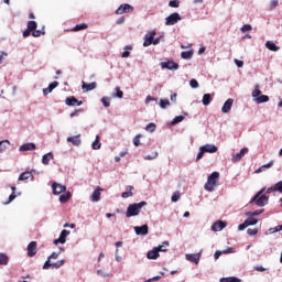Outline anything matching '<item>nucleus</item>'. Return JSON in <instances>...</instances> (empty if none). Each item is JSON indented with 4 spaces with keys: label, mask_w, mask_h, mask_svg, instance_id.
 <instances>
[{
    "label": "nucleus",
    "mask_w": 282,
    "mask_h": 282,
    "mask_svg": "<svg viewBox=\"0 0 282 282\" xmlns=\"http://www.w3.org/2000/svg\"><path fill=\"white\" fill-rule=\"evenodd\" d=\"M184 120V116H176L173 120H172V124H178V122H182Z\"/></svg>",
    "instance_id": "obj_48"
},
{
    "label": "nucleus",
    "mask_w": 282,
    "mask_h": 282,
    "mask_svg": "<svg viewBox=\"0 0 282 282\" xmlns=\"http://www.w3.org/2000/svg\"><path fill=\"white\" fill-rule=\"evenodd\" d=\"M96 87H97L96 82H93L90 84L82 82V88L84 91H93V89H96Z\"/></svg>",
    "instance_id": "obj_22"
},
{
    "label": "nucleus",
    "mask_w": 282,
    "mask_h": 282,
    "mask_svg": "<svg viewBox=\"0 0 282 282\" xmlns=\"http://www.w3.org/2000/svg\"><path fill=\"white\" fill-rule=\"evenodd\" d=\"M89 28L87 23L77 24L72 29V32H80L83 30H87Z\"/></svg>",
    "instance_id": "obj_34"
},
{
    "label": "nucleus",
    "mask_w": 282,
    "mask_h": 282,
    "mask_svg": "<svg viewBox=\"0 0 282 282\" xmlns=\"http://www.w3.org/2000/svg\"><path fill=\"white\" fill-rule=\"evenodd\" d=\"M156 126L155 123L151 122L145 127V131H149L150 133H153V131H155Z\"/></svg>",
    "instance_id": "obj_42"
},
{
    "label": "nucleus",
    "mask_w": 282,
    "mask_h": 282,
    "mask_svg": "<svg viewBox=\"0 0 282 282\" xmlns=\"http://www.w3.org/2000/svg\"><path fill=\"white\" fill-rule=\"evenodd\" d=\"M98 276H109V274L105 273L104 270H97Z\"/></svg>",
    "instance_id": "obj_62"
},
{
    "label": "nucleus",
    "mask_w": 282,
    "mask_h": 282,
    "mask_svg": "<svg viewBox=\"0 0 282 282\" xmlns=\"http://www.w3.org/2000/svg\"><path fill=\"white\" fill-rule=\"evenodd\" d=\"M36 241H31L29 245H28V257H36Z\"/></svg>",
    "instance_id": "obj_15"
},
{
    "label": "nucleus",
    "mask_w": 282,
    "mask_h": 282,
    "mask_svg": "<svg viewBox=\"0 0 282 282\" xmlns=\"http://www.w3.org/2000/svg\"><path fill=\"white\" fill-rule=\"evenodd\" d=\"M63 265H65V260H59V261L53 263V268H56V269L63 268Z\"/></svg>",
    "instance_id": "obj_50"
},
{
    "label": "nucleus",
    "mask_w": 282,
    "mask_h": 282,
    "mask_svg": "<svg viewBox=\"0 0 282 282\" xmlns=\"http://www.w3.org/2000/svg\"><path fill=\"white\" fill-rule=\"evenodd\" d=\"M189 85L192 89H197V87H199V83L197 82V79H191Z\"/></svg>",
    "instance_id": "obj_49"
},
{
    "label": "nucleus",
    "mask_w": 282,
    "mask_h": 282,
    "mask_svg": "<svg viewBox=\"0 0 282 282\" xmlns=\"http://www.w3.org/2000/svg\"><path fill=\"white\" fill-rule=\"evenodd\" d=\"M203 105L205 107H208V105H210V102H213V96H210V94H205L203 96V100H202Z\"/></svg>",
    "instance_id": "obj_31"
},
{
    "label": "nucleus",
    "mask_w": 282,
    "mask_h": 282,
    "mask_svg": "<svg viewBox=\"0 0 282 282\" xmlns=\"http://www.w3.org/2000/svg\"><path fill=\"white\" fill-rule=\"evenodd\" d=\"M70 199H72V193L70 192H66L65 194H62L59 196L61 204H67V202H69Z\"/></svg>",
    "instance_id": "obj_29"
},
{
    "label": "nucleus",
    "mask_w": 282,
    "mask_h": 282,
    "mask_svg": "<svg viewBox=\"0 0 282 282\" xmlns=\"http://www.w3.org/2000/svg\"><path fill=\"white\" fill-rule=\"evenodd\" d=\"M202 257V253H186L185 258L187 259V261H191V263H195L197 265V263H199V259Z\"/></svg>",
    "instance_id": "obj_13"
},
{
    "label": "nucleus",
    "mask_w": 282,
    "mask_h": 282,
    "mask_svg": "<svg viewBox=\"0 0 282 282\" xmlns=\"http://www.w3.org/2000/svg\"><path fill=\"white\" fill-rule=\"evenodd\" d=\"M156 158H158V152H153L152 154L144 156V160H155Z\"/></svg>",
    "instance_id": "obj_55"
},
{
    "label": "nucleus",
    "mask_w": 282,
    "mask_h": 282,
    "mask_svg": "<svg viewBox=\"0 0 282 282\" xmlns=\"http://www.w3.org/2000/svg\"><path fill=\"white\" fill-rule=\"evenodd\" d=\"M101 102H102L104 107H110L111 106L109 97H102Z\"/></svg>",
    "instance_id": "obj_45"
},
{
    "label": "nucleus",
    "mask_w": 282,
    "mask_h": 282,
    "mask_svg": "<svg viewBox=\"0 0 282 282\" xmlns=\"http://www.w3.org/2000/svg\"><path fill=\"white\" fill-rule=\"evenodd\" d=\"M154 39H155V31H152L150 35H145L143 47H149L150 45H153Z\"/></svg>",
    "instance_id": "obj_17"
},
{
    "label": "nucleus",
    "mask_w": 282,
    "mask_h": 282,
    "mask_svg": "<svg viewBox=\"0 0 282 282\" xmlns=\"http://www.w3.org/2000/svg\"><path fill=\"white\" fill-rule=\"evenodd\" d=\"M251 96L257 105L270 101V97L268 95H261V88L259 84L254 85V90L251 93Z\"/></svg>",
    "instance_id": "obj_3"
},
{
    "label": "nucleus",
    "mask_w": 282,
    "mask_h": 282,
    "mask_svg": "<svg viewBox=\"0 0 282 282\" xmlns=\"http://www.w3.org/2000/svg\"><path fill=\"white\" fill-rule=\"evenodd\" d=\"M253 269L257 271V272H265V268L261 267V265H256L253 267Z\"/></svg>",
    "instance_id": "obj_61"
},
{
    "label": "nucleus",
    "mask_w": 282,
    "mask_h": 282,
    "mask_svg": "<svg viewBox=\"0 0 282 282\" xmlns=\"http://www.w3.org/2000/svg\"><path fill=\"white\" fill-rule=\"evenodd\" d=\"M116 94L113 95L115 98H123L124 93L120 89V87H116L115 89Z\"/></svg>",
    "instance_id": "obj_40"
},
{
    "label": "nucleus",
    "mask_w": 282,
    "mask_h": 282,
    "mask_svg": "<svg viewBox=\"0 0 282 282\" xmlns=\"http://www.w3.org/2000/svg\"><path fill=\"white\" fill-rule=\"evenodd\" d=\"M241 32L246 33V32H250L252 30V25L250 24H245L241 29Z\"/></svg>",
    "instance_id": "obj_51"
},
{
    "label": "nucleus",
    "mask_w": 282,
    "mask_h": 282,
    "mask_svg": "<svg viewBox=\"0 0 282 282\" xmlns=\"http://www.w3.org/2000/svg\"><path fill=\"white\" fill-rule=\"evenodd\" d=\"M245 221H247V226H257L259 223L257 218H247Z\"/></svg>",
    "instance_id": "obj_41"
},
{
    "label": "nucleus",
    "mask_w": 282,
    "mask_h": 282,
    "mask_svg": "<svg viewBox=\"0 0 282 282\" xmlns=\"http://www.w3.org/2000/svg\"><path fill=\"white\" fill-rule=\"evenodd\" d=\"M66 140L67 142H70L72 144H74V147H80L82 144L80 134L75 137H68Z\"/></svg>",
    "instance_id": "obj_23"
},
{
    "label": "nucleus",
    "mask_w": 282,
    "mask_h": 282,
    "mask_svg": "<svg viewBox=\"0 0 282 282\" xmlns=\"http://www.w3.org/2000/svg\"><path fill=\"white\" fill-rule=\"evenodd\" d=\"M133 10V7H131V4H121L117 10H116V14H127L129 12H131Z\"/></svg>",
    "instance_id": "obj_12"
},
{
    "label": "nucleus",
    "mask_w": 282,
    "mask_h": 282,
    "mask_svg": "<svg viewBox=\"0 0 282 282\" xmlns=\"http://www.w3.org/2000/svg\"><path fill=\"white\" fill-rule=\"evenodd\" d=\"M162 69H170V70H177L180 69V64L173 62V61H167V62H161L160 64Z\"/></svg>",
    "instance_id": "obj_7"
},
{
    "label": "nucleus",
    "mask_w": 282,
    "mask_h": 282,
    "mask_svg": "<svg viewBox=\"0 0 282 282\" xmlns=\"http://www.w3.org/2000/svg\"><path fill=\"white\" fill-rule=\"evenodd\" d=\"M126 191L127 192H123L122 194H121V197L123 198V199H127V198H129V197H133V186H131V185H128L127 187H126Z\"/></svg>",
    "instance_id": "obj_26"
},
{
    "label": "nucleus",
    "mask_w": 282,
    "mask_h": 282,
    "mask_svg": "<svg viewBox=\"0 0 282 282\" xmlns=\"http://www.w3.org/2000/svg\"><path fill=\"white\" fill-rule=\"evenodd\" d=\"M237 67H243V61L235 59Z\"/></svg>",
    "instance_id": "obj_64"
},
{
    "label": "nucleus",
    "mask_w": 282,
    "mask_h": 282,
    "mask_svg": "<svg viewBox=\"0 0 282 282\" xmlns=\"http://www.w3.org/2000/svg\"><path fill=\"white\" fill-rule=\"evenodd\" d=\"M11 191H12V194L9 196V200L4 204H10V203L14 202V199H17V194L14 193V191H17V187L11 186Z\"/></svg>",
    "instance_id": "obj_36"
},
{
    "label": "nucleus",
    "mask_w": 282,
    "mask_h": 282,
    "mask_svg": "<svg viewBox=\"0 0 282 282\" xmlns=\"http://www.w3.org/2000/svg\"><path fill=\"white\" fill-rule=\"evenodd\" d=\"M50 268H53V263L50 262V258L43 265V270H50Z\"/></svg>",
    "instance_id": "obj_56"
},
{
    "label": "nucleus",
    "mask_w": 282,
    "mask_h": 282,
    "mask_svg": "<svg viewBox=\"0 0 282 282\" xmlns=\"http://www.w3.org/2000/svg\"><path fill=\"white\" fill-rule=\"evenodd\" d=\"M52 188H53V195H61V193H65V191H67V186L58 183H53Z\"/></svg>",
    "instance_id": "obj_11"
},
{
    "label": "nucleus",
    "mask_w": 282,
    "mask_h": 282,
    "mask_svg": "<svg viewBox=\"0 0 282 282\" xmlns=\"http://www.w3.org/2000/svg\"><path fill=\"white\" fill-rule=\"evenodd\" d=\"M140 138H142V134H137L133 138L132 142H133L134 147H140Z\"/></svg>",
    "instance_id": "obj_44"
},
{
    "label": "nucleus",
    "mask_w": 282,
    "mask_h": 282,
    "mask_svg": "<svg viewBox=\"0 0 282 282\" xmlns=\"http://www.w3.org/2000/svg\"><path fill=\"white\" fill-rule=\"evenodd\" d=\"M234 104H235V99L232 98L227 99L221 108L223 113H230V109H232Z\"/></svg>",
    "instance_id": "obj_14"
},
{
    "label": "nucleus",
    "mask_w": 282,
    "mask_h": 282,
    "mask_svg": "<svg viewBox=\"0 0 282 282\" xmlns=\"http://www.w3.org/2000/svg\"><path fill=\"white\" fill-rule=\"evenodd\" d=\"M144 206H147V202L144 200L140 203L130 204L127 208L126 217H138V215H140Z\"/></svg>",
    "instance_id": "obj_2"
},
{
    "label": "nucleus",
    "mask_w": 282,
    "mask_h": 282,
    "mask_svg": "<svg viewBox=\"0 0 282 282\" xmlns=\"http://www.w3.org/2000/svg\"><path fill=\"white\" fill-rule=\"evenodd\" d=\"M65 105H67V107H80V105H83V101H79L76 97L70 96L66 98Z\"/></svg>",
    "instance_id": "obj_10"
},
{
    "label": "nucleus",
    "mask_w": 282,
    "mask_h": 282,
    "mask_svg": "<svg viewBox=\"0 0 282 282\" xmlns=\"http://www.w3.org/2000/svg\"><path fill=\"white\" fill-rule=\"evenodd\" d=\"M8 263H10L8 254L0 252V265H8Z\"/></svg>",
    "instance_id": "obj_30"
},
{
    "label": "nucleus",
    "mask_w": 282,
    "mask_h": 282,
    "mask_svg": "<svg viewBox=\"0 0 282 282\" xmlns=\"http://www.w3.org/2000/svg\"><path fill=\"white\" fill-rule=\"evenodd\" d=\"M274 166V161H270L269 163L262 165V169H272Z\"/></svg>",
    "instance_id": "obj_59"
},
{
    "label": "nucleus",
    "mask_w": 282,
    "mask_h": 282,
    "mask_svg": "<svg viewBox=\"0 0 282 282\" xmlns=\"http://www.w3.org/2000/svg\"><path fill=\"white\" fill-rule=\"evenodd\" d=\"M226 226H228V224L224 220H217L212 225V230L214 232H219L221 230H224V228H226Z\"/></svg>",
    "instance_id": "obj_9"
},
{
    "label": "nucleus",
    "mask_w": 282,
    "mask_h": 282,
    "mask_svg": "<svg viewBox=\"0 0 282 282\" xmlns=\"http://www.w3.org/2000/svg\"><path fill=\"white\" fill-rule=\"evenodd\" d=\"M217 182H219V172H213L207 177V182L204 185L205 191L213 193V191H215V186H217Z\"/></svg>",
    "instance_id": "obj_4"
},
{
    "label": "nucleus",
    "mask_w": 282,
    "mask_h": 282,
    "mask_svg": "<svg viewBox=\"0 0 282 282\" xmlns=\"http://www.w3.org/2000/svg\"><path fill=\"white\" fill-rule=\"evenodd\" d=\"M263 191H265V188H262L260 192H258L254 195V197L250 200V204H256V206L260 207L265 206V204H268L269 197L265 194H263Z\"/></svg>",
    "instance_id": "obj_5"
},
{
    "label": "nucleus",
    "mask_w": 282,
    "mask_h": 282,
    "mask_svg": "<svg viewBox=\"0 0 282 282\" xmlns=\"http://www.w3.org/2000/svg\"><path fill=\"white\" fill-rule=\"evenodd\" d=\"M39 28V24L36 21H29L26 24V29L23 31V37L28 39L32 34L35 39L41 36V34H45V31L36 30Z\"/></svg>",
    "instance_id": "obj_1"
},
{
    "label": "nucleus",
    "mask_w": 282,
    "mask_h": 282,
    "mask_svg": "<svg viewBox=\"0 0 282 282\" xmlns=\"http://www.w3.org/2000/svg\"><path fill=\"white\" fill-rule=\"evenodd\" d=\"M259 234V229L257 228H253V229H248L247 230V235H249L250 237H254V235H258Z\"/></svg>",
    "instance_id": "obj_46"
},
{
    "label": "nucleus",
    "mask_w": 282,
    "mask_h": 282,
    "mask_svg": "<svg viewBox=\"0 0 282 282\" xmlns=\"http://www.w3.org/2000/svg\"><path fill=\"white\" fill-rule=\"evenodd\" d=\"M100 191H102V188L97 187V188L93 192V194H91V196H90V202H100Z\"/></svg>",
    "instance_id": "obj_24"
},
{
    "label": "nucleus",
    "mask_w": 282,
    "mask_h": 282,
    "mask_svg": "<svg viewBox=\"0 0 282 282\" xmlns=\"http://www.w3.org/2000/svg\"><path fill=\"white\" fill-rule=\"evenodd\" d=\"M68 235H69V231L67 229L62 230L59 235V239H55L53 243L55 246H58V243H65Z\"/></svg>",
    "instance_id": "obj_16"
},
{
    "label": "nucleus",
    "mask_w": 282,
    "mask_h": 282,
    "mask_svg": "<svg viewBox=\"0 0 282 282\" xmlns=\"http://www.w3.org/2000/svg\"><path fill=\"white\" fill-rule=\"evenodd\" d=\"M169 6L170 8H180V0H171Z\"/></svg>",
    "instance_id": "obj_47"
},
{
    "label": "nucleus",
    "mask_w": 282,
    "mask_h": 282,
    "mask_svg": "<svg viewBox=\"0 0 282 282\" xmlns=\"http://www.w3.org/2000/svg\"><path fill=\"white\" fill-rule=\"evenodd\" d=\"M100 147H102V144L100 143V137L97 135L96 139H95V141H94L93 144H91V149H93L94 151H98V149H100Z\"/></svg>",
    "instance_id": "obj_32"
},
{
    "label": "nucleus",
    "mask_w": 282,
    "mask_h": 282,
    "mask_svg": "<svg viewBox=\"0 0 282 282\" xmlns=\"http://www.w3.org/2000/svg\"><path fill=\"white\" fill-rule=\"evenodd\" d=\"M239 278L236 276H229V278H221L220 282H240Z\"/></svg>",
    "instance_id": "obj_37"
},
{
    "label": "nucleus",
    "mask_w": 282,
    "mask_h": 282,
    "mask_svg": "<svg viewBox=\"0 0 282 282\" xmlns=\"http://www.w3.org/2000/svg\"><path fill=\"white\" fill-rule=\"evenodd\" d=\"M265 48L270 50V52H279V50H281V47L276 46V44H274L272 41H268L265 43Z\"/></svg>",
    "instance_id": "obj_27"
},
{
    "label": "nucleus",
    "mask_w": 282,
    "mask_h": 282,
    "mask_svg": "<svg viewBox=\"0 0 282 282\" xmlns=\"http://www.w3.org/2000/svg\"><path fill=\"white\" fill-rule=\"evenodd\" d=\"M246 228H248V223L245 220L243 224H240L238 226V230H246Z\"/></svg>",
    "instance_id": "obj_57"
},
{
    "label": "nucleus",
    "mask_w": 282,
    "mask_h": 282,
    "mask_svg": "<svg viewBox=\"0 0 282 282\" xmlns=\"http://www.w3.org/2000/svg\"><path fill=\"white\" fill-rule=\"evenodd\" d=\"M264 213V209H258L256 212L249 213L250 217H257L258 215H261Z\"/></svg>",
    "instance_id": "obj_54"
},
{
    "label": "nucleus",
    "mask_w": 282,
    "mask_h": 282,
    "mask_svg": "<svg viewBox=\"0 0 282 282\" xmlns=\"http://www.w3.org/2000/svg\"><path fill=\"white\" fill-rule=\"evenodd\" d=\"M204 153H206V152L200 147L199 148V152H198V154L196 156V162H199V160H202V158H204Z\"/></svg>",
    "instance_id": "obj_52"
},
{
    "label": "nucleus",
    "mask_w": 282,
    "mask_h": 282,
    "mask_svg": "<svg viewBox=\"0 0 282 282\" xmlns=\"http://www.w3.org/2000/svg\"><path fill=\"white\" fill-rule=\"evenodd\" d=\"M180 197H181L180 192H175L172 195L171 199H172V202H180Z\"/></svg>",
    "instance_id": "obj_53"
},
{
    "label": "nucleus",
    "mask_w": 282,
    "mask_h": 282,
    "mask_svg": "<svg viewBox=\"0 0 282 282\" xmlns=\"http://www.w3.org/2000/svg\"><path fill=\"white\" fill-rule=\"evenodd\" d=\"M248 153V148H242L236 155L232 156V162H241L243 155Z\"/></svg>",
    "instance_id": "obj_18"
},
{
    "label": "nucleus",
    "mask_w": 282,
    "mask_h": 282,
    "mask_svg": "<svg viewBox=\"0 0 282 282\" xmlns=\"http://www.w3.org/2000/svg\"><path fill=\"white\" fill-rule=\"evenodd\" d=\"M57 85H58V82L51 83L47 88L43 89L44 96H47V94H52V91H54V89H56Z\"/></svg>",
    "instance_id": "obj_25"
},
{
    "label": "nucleus",
    "mask_w": 282,
    "mask_h": 282,
    "mask_svg": "<svg viewBox=\"0 0 282 282\" xmlns=\"http://www.w3.org/2000/svg\"><path fill=\"white\" fill-rule=\"evenodd\" d=\"M51 160H54V154L52 152H48L42 156V164H45L47 166Z\"/></svg>",
    "instance_id": "obj_28"
},
{
    "label": "nucleus",
    "mask_w": 282,
    "mask_h": 282,
    "mask_svg": "<svg viewBox=\"0 0 282 282\" xmlns=\"http://www.w3.org/2000/svg\"><path fill=\"white\" fill-rule=\"evenodd\" d=\"M19 151H36V144L34 143H24L19 148Z\"/></svg>",
    "instance_id": "obj_20"
},
{
    "label": "nucleus",
    "mask_w": 282,
    "mask_h": 282,
    "mask_svg": "<svg viewBox=\"0 0 282 282\" xmlns=\"http://www.w3.org/2000/svg\"><path fill=\"white\" fill-rule=\"evenodd\" d=\"M205 153H217L218 149L215 144H205L200 147Z\"/></svg>",
    "instance_id": "obj_21"
},
{
    "label": "nucleus",
    "mask_w": 282,
    "mask_h": 282,
    "mask_svg": "<svg viewBox=\"0 0 282 282\" xmlns=\"http://www.w3.org/2000/svg\"><path fill=\"white\" fill-rule=\"evenodd\" d=\"M8 144H10V141L8 140L0 141V153H3V151L8 149Z\"/></svg>",
    "instance_id": "obj_39"
},
{
    "label": "nucleus",
    "mask_w": 282,
    "mask_h": 282,
    "mask_svg": "<svg viewBox=\"0 0 282 282\" xmlns=\"http://www.w3.org/2000/svg\"><path fill=\"white\" fill-rule=\"evenodd\" d=\"M181 58H184L185 61H188L193 58V53L192 51H184L181 53Z\"/></svg>",
    "instance_id": "obj_35"
},
{
    "label": "nucleus",
    "mask_w": 282,
    "mask_h": 282,
    "mask_svg": "<svg viewBox=\"0 0 282 282\" xmlns=\"http://www.w3.org/2000/svg\"><path fill=\"white\" fill-rule=\"evenodd\" d=\"M281 230H282V225H278L276 227L270 228L269 232L271 235H274V232H281Z\"/></svg>",
    "instance_id": "obj_43"
},
{
    "label": "nucleus",
    "mask_w": 282,
    "mask_h": 282,
    "mask_svg": "<svg viewBox=\"0 0 282 282\" xmlns=\"http://www.w3.org/2000/svg\"><path fill=\"white\" fill-rule=\"evenodd\" d=\"M52 259H58V253L53 252L50 257L48 260L52 261Z\"/></svg>",
    "instance_id": "obj_63"
},
{
    "label": "nucleus",
    "mask_w": 282,
    "mask_h": 282,
    "mask_svg": "<svg viewBox=\"0 0 282 282\" xmlns=\"http://www.w3.org/2000/svg\"><path fill=\"white\" fill-rule=\"evenodd\" d=\"M134 232L137 235H149V225H143L140 227H134Z\"/></svg>",
    "instance_id": "obj_19"
},
{
    "label": "nucleus",
    "mask_w": 282,
    "mask_h": 282,
    "mask_svg": "<svg viewBox=\"0 0 282 282\" xmlns=\"http://www.w3.org/2000/svg\"><path fill=\"white\" fill-rule=\"evenodd\" d=\"M83 112V109H76L75 111L70 112V118H74L75 116H78V113Z\"/></svg>",
    "instance_id": "obj_60"
},
{
    "label": "nucleus",
    "mask_w": 282,
    "mask_h": 282,
    "mask_svg": "<svg viewBox=\"0 0 282 282\" xmlns=\"http://www.w3.org/2000/svg\"><path fill=\"white\" fill-rule=\"evenodd\" d=\"M160 252H166V249H164L162 246L154 247L153 250H150L147 253L148 259H158L160 257Z\"/></svg>",
    "instance_id": "obj_6"
},
{
    "label": "nucleus",
    "mask_w": 282,
    "mask_h": 282,
    "mask_svg": "<svg viewBox=\"0 0 282 282\" xmlns=\"http://www.w3.org/2000/svg\"><path fill=\"white\" fill-rule=\"evenodd\" d=\"M276 6H279V0H272V1L270 2V8H271V10H274V8H276Z\"/></svg>",
    "instance_id": "obj_58"
},
{
    "label": "nucleus",
    "mask_w": 282,
    "mask_h": 282,
    "mask_svg": "<svg viewBox=\"0 0 282 282\" xmlns=\"http://www.w3.org/2000/svg\"><path fill=\"white\" fill-rule=\"evenodd\" d=\"M32 177V172H23L19 176V182H25V180H30Z\"/></svg>",
    "instance_id": "obj_33"
},
{
    "label": "nucleus",
    "mask_w": 282,
    "mask_h": 282,
    "mask_svg": "<svg viewBox=\"0 0 282 282\" xmlns=\"http://www.w3.org/2000/svg\"><path fill=\"white\" fill-rule=\"evenodd\" d=\"M177 21H182V17L180 15V13H172L165 19V25H175Z\"/></svg>",
    "instance_id": "obj_8"
},
{
    "label": "nucleus",
    "mask_w": 282,
    "mask_h": 282,
    "mask_svg": "<svg viewBox=\"0 0 282 282\" xmlns=\"http://www.w3.org/2000/svg\"><path fill=\"white\" fill-rule=\"evenodd\" d=\"M171 106V101H169V99H161L160 100V107L161 109H166L167 107Z\"/></svg>",
    "instance_id": "obj_38"
}]
</instances>
